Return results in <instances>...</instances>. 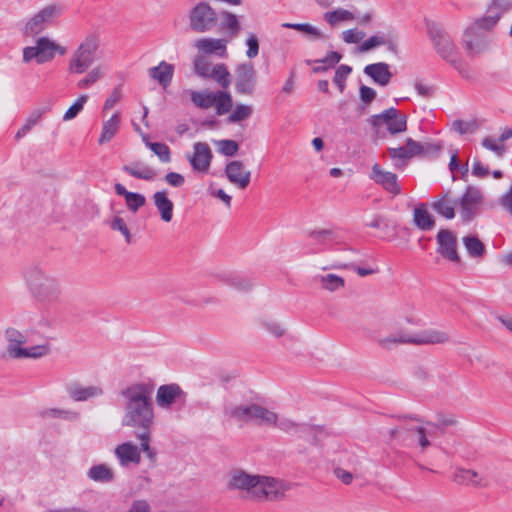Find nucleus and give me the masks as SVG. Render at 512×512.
<instances>
[{
  "label": "nucleus",
  "instance_id": "1",
  "mask_svg": "<svg viewBox=\"0 0 512 512\" xmlns=\"http://www.w3.org/2000/svg\"><path fill=\"white\" fill-rule=\"evenodd\" d=\"M122 396L123 415L121 424L123 427L142 430V433L137 435V439L141 442V448L146 457L154 461L156 452L150 444V431L155 425L151 388L148 384L136 383L123 390Z\"/></svg>",
  "mask_w": 512,
  "mask_h": 512
},
{
  "label": "nucleus",
  "instance_id": "2",
  "mask_svg": "<svg viewBox=\"0 0 512 512\" xmlns=\"http://www.w3.org/2000/svg\"><path fill=\"white\" fill-rule=\"evenodd\" d=\"M442 432L438 424L418 418L406 420L400 426L389 430L391 437L397 438L404 446L418 449L421 453L427 451Z\"/></svg>",
  "mask_w": 512,
  "mask_h": 512
},
{
  "label": "nucleus",
  "instance_id": "3",
  "mask_svg": "<svg viewBox=\"0 0 512 512\" xmlns=\"http://www.w3.org/2000/svg\"><path fill=\"white\" fill-rule=\"evenodd\" d=\"M6 340V352L11 359L16 360H38L47 357L52 352V344L46 337L40 342L34 341L32 331L10 327L4 333Z\"/></svg>",
  "mask_w": 512,
  "mask_h": 512
},
{
  "label": "nucleus",
  "instance_id": "4",
  "mask_svg": "<svg viewBox=\"0 0 512 512\" xmlns=\"http://www.w3.org/2000/svg\"><path fill=\"white\" fill-rule=\"evenodd\" d=\"M24 282L31 297L41 305H52L60 300V280L40 267H32L24 273Z\"/></svg>",
  "mask_w": 512,
  "mask_h": 512
},
{
  "label": "nucleus",
  "instance_id": "5",
  "mask_svg": "<svg viewBox=\"0 0 512 512\" xmlns=\"http://www.w3.org/2000/svg\"><path fill=\"white\" fill-rule=\"evenodd\" d=\"M447 331L437 328H426L414 332H398L378 339V343L385 349H392L398 345H446L450 343Z\"/></svg>",
  "mask_w": 512,
  "mask_h": 512
},
{
  "label": "nucleus",
  "instance_id": "6",
  "mask_svg": "<svg viewBox=\"0 0 512 512\" xmlns=\"http://www.w3.org/2000/svg\"><path fill=\"white\" fill-rule=\"evenodd\" d=\"M106 59V50L101 43V33L93 29L80 41L68 64H94Z\"/></svg>",
  "mask_w": 512,
  "mask_h": 512
},
{
  "label": "nucleus",
  "instance_id": "7",
  "mask_svg": "<svg viewBox=\"0 0 512 512\" xmlns=\"http://www.w3.org/2000/svg\"><path fill=\"white\" fill-rule=\"evenodd\" d=\"M188 26L192 32L206 33L217 29L219 17L215 8L207 1H199L192 6L188 13Z\"/></svg>",
  "mask_w": 512,
  "mask_h": 512
},
{
  "label": "nucleus",
  "instance_id": "8",
  "mask_svg": "<svg viewBox=\"0 0 512 512\" xmlns=\"http://www.w3.org/2000/svg\"><path fill=\"white\" fill-rule=\"evenodd\" d=\"M189 95L194 106L203 110L213 107L218 116L227 114L233 107L232 96L228 92L190 90Z\"/></svg>",
  "mask_w": 512,
  "mask_h": 512
},
{
  "label": "nucleus",
  "instance_id": "9",
  "mask_svg": "<svg viewBox=\"0 0 512 512\" xmlns=\"http://www.w3.org/2000/svg\"><path fill=\"white\" fill-rule=\"evenodd\" d=\"M67 47L62 46L47 36L39 37L35 46H28L23 49L22 58L24 62L36 60L38 64L51 62L56 55L64 56L67 54Z\"/></svg>",
  "mask_w": 512,
  "mask_h": 512
},
{
  "label": "nucleus",
  "instance_id": "10",
  "mask_svg": "<svg viewBox=\"0 0 512 512\" xmlns=\"http://www.w3.org/2000/svg\"><path fill=\"white\" fill-rule=\"evenodd\" d=\"M254 499L258 501H277L285 497L290 490V484L284 480L258 476Z\"/></svg>",
  "mask_w": 512,
  "mask_h": 512
},
{
  "label": "nucleus",
  "instance_id": "11",
  "mask_svg": "<svg viewBox=\"0 0 512 512\" xmlns=\"http://www.w3.org/2000/svg\"><path fill=\"white\" fill-rule=\"evenodd\" d=\"M61 7L56 4L45 6L39 12L34 14L25 24L23 33L27 36H36L40 34L47 24L60 15Z\"/></svg>",
  "mask_w": 512,
  "mask_h": 512
},
{
  "label": "nucleus",
  "instance_id": "12",
  "mask_svg": "<svg viewBox=\"0 0 512 512\" xmlns=\"http://www.w3.org/2000/svg\"><path fill=\"white\" fill-rule=\"evenodd\" d=\"M428 35L433 42L437 53L443 60L455 64L456 60L452 58L455 45L447 32L435 23L428 25Z\"/></svg>",
  "mask_w": 512,
  "mask_h": 512
},
{
  "label": "nucleus",
  "instance_id": "13",
  "mask_svg": "<svg viewBox=\"0 0 512 512\" xmlns=\"http://www.w3.org/2000/svg\"><path fill=\"white\" fill-rule=\"evenodd\" d=\"M482 203V191L476 187H468L457 203L462 219L465 221L472 220L478 213Z\"/></svg>",
  "mask_w": 512,
  "mask_h": 512
},
{
  "label": "nucleus",
  "instance_id": "14",
  "mask_svg": "<svg viewBox=\"0 0 512 512\" xmlns=\"http://www.w3.org/2000/svg\"><path fill=\"white\" fill-rule=\"evenodd\" d=\"M463 43L466 52L471 57L482 55L490 48V40L488 36L477 31L475 27H468L464 31Z\"/></svg>",
  "mask_w": 512,
  "mask_h": 512
},
{
  "label": "nucleus",
  "instance_id": "15",
  "mask_svg": "<svg viewBox=\"0 0 512 512\" xmlns=\"http://www.w3.org/2000/svg\"><path fill=\"white\" fill-rule=\"evenodd\" d=\"M259 475L249 474L244 470L235 469L230 472L227 487L230 490H239L254 499L256 485Z\"/></svg>",
  "mask_w": 512,
  "mask_h": 512
},
{
  "label": "nucleus",
  "instance_id": "16",
  "mask_svg": "<svg viewBox=\"0 0 512 512\" xmlns=\"http://www.w3.org/2000/svg\"><path fill=\"white\" fill-rule=\"evenodd\" d=\"M141 452V443L138 446L132 441L120 443L114 448V455L122 468L139 465L142 459Z\"/></svg>",
  "mask_w": 512,
  "mask_h": 512
},
{
  "label": "nucleus",
  "instance_id": "17",
  "mask_svg": "<svg viewBox=\"0 0 512 512\" xmlns=\"http://www.w3.org/2000/svg\"><path fill=\"white\" fill-rule=\"evenodd\" d=\"M212 157V151L207 143L196 142L193 145V153L188 157V161L193 171L206 174L210 169Z\"/></svg>",
  "mask_w": 512,
  "mask_h": 512
},
{
  "label": "nucleus",
  "instance_id": "18",
  "mask_svg": "<svg viewBox=\"0 0 512 512\" xmlns=\"http://www.w3.org/2000/svg\"><path fill=\"white\" fill-rule=\"evenodd\" d=\"M438 244L437 252L447 260L455 263L460 262L457 252V239L455 234L447 229L440 230L436 235Z\"/></svg>",
  "mask_w": 512,
  "mask_h": 512
},
{
  "label": "nucleus",
  "instance_id": "19",
  "mask_svg": "<svg viewBox=\"0 0 512 512\" xmlns=\"http://www.w3.org/2000/svg\"><path fill=\"white\" fill-rule=\"evenodd\" d=\"M373 125L385 124L390 133L395 134L406 130V116L396 109L390 108L373 117Z\"/></svg>",
  "mask_w": 512,
  "mask_h": 512
},
{
  "label": "nucleus",
  "instance_id": "20",
  "mask_svg": "<svg viewBox=\"0 0 512 512\" xmlns=\"http://www.w3.org/2000/svg\"><path fill=\"white\" fill-rule=\"evenodd\" d=\"M225 175L231 184L242 190L248 187L251 179V171L239 160L226 165Z\"/></svg>",
  "mask_w": 512,
  "mask_h": 512
},
{
  "label": "nucleus",
  "instance_id": "21",
  "mask_svg": "<svg viewBox=\"0 0 512 512\" xmlns=\"http://www.w3.org/2000/svg\"><path fill=\"white\" fill-rule=\"evenodd\" d=\"M68 396L76 402H85L101 397L104 390L100 385H82L78 382H71L66 385Z\"/></svg>",
  "mask_w": 512,
  "mask_h": 512
},
{
  "label": "nucleus",
  "instance_id": "22",
  "mask_svg": "<svg viewBox=\"0 0 512 512\" xmlns=\"http://www.w3.org/2000/svg\"><path fill=\"white\" fill-rule=\"evenodd\" d=\"M185 396L184 391L178 384L171 383L159 386L156 392L155 401L159 408L168 410L171 406Z\"/></svg>",
  "mask_w": 512,
  "mask_h": 512
},
{
  "label": "nucleus",
  "instance_id": "23",
  "mask_svg": "<svg viewBox=\"0 0 512 512\" xmlns=\"http://www.w3.org/2000/svg\"><path fill=\"white\" fill-rule=\"evenodd\" d=\"M327 268L323 267V273L315 276V281L319 288L330 294L341 293L346 288V280L339 274L326 272Z\"/></svg>",
  "mask_w": 512,
  "mask_h": 512
},
{
  "label": "nucleus",
  "instance_id": "24",
  "mask_svg": "<svg viewBox=\"0 0 512 512\" xmlns=\"http://www.w3.org/2000/svg\"><path fill=\"white\" fill-rule=\"evenodd\" d=\"M227 40L215 38H200L195 41V48L199 53L204 55H216L220 58L227 59Z\"/></svg>",
  "mask_w": 512,
  "mask_h": 512
},
{
  "label": "nucleus",
  "instance_id": "25",
  "mask_svg": "<svg viewBox=\"0 0 512 512\" xmlns=\"http://www.w3.org/2000/svg\"><path fill=\"white\" fill-rule=\"evenodd\" d=\"M195 73L226 88L231 82L230 74L225 66H195Z\"/></svg>",
  "mask_w": 512,
  "mask_h": 512
},
{
  "label": "nucleus",
  "instance_id": "26",
  "mask_svg": "<svg viewBox=\"0 0 512 512\" xmlns=\"http://www.w3.org/2000/svg\"><path fill=\"white\" fill-rule=\"evenodd\" d=\"M371 179L393 195L400 193L401 189L397 182L396 174L382 170L378 164H375L372 167Z\"/></svg>",
  "mask_w": 512,
  "mask_h": 512
},
{
  "label": "nucleus",
  "instance_id": "27",
  "mask_svg": "<svg viewBox=\"0 0 512 512\" xmlns=\"http://www.w3.org/2000/svg\"><path fill=\"white\" fill-rule=\"evenodd\" d=\"M254 402H230L225 406V415L230 419L251 422Z\"/></svg>",
  "mask_w": 512,
  "mask_h": 512
},
{
  "label": "nucleus",
  "instance_id": "28",
  "mask_svg": "<svg viewBox=\"0 0 512 512\" xmlns=\"http://www.w3.org/2000/svg\"><path fill=\"white\" fill-rule=\"evenodd\" d=\"M152 201L156 207L160 218L165 223H170L174 215V204L168 197V193L165 190L157 191L152 196Z\"/></svg>",
  "mask_w": 512,
  "mask_h": 512
},
{
  "label": "nucleus",
  "instance_id": "29",
  "mask_svg": "<svg viewBox=\"0 0 512 512\" xmlns=\"http://www.w3.org/2000/svg\"><path fill=\"white\" fill-rule=\"evenodd\" d=\"M120 125L121 114L119 112H115L109 119L103 121L98 144L104 145L109 143L119 132Z\"/></svg>",
  "mask_w": 512,
  "mask_h": 512
},
{
  "label": "nucleus",
  "instance_id": "30",
  "mask_svg": "<svg viewBox=\"0 0 512 512\" xmlns=\"http://www.w3.org/2000/svg\"><path fill=\"white\" fill-rule=\"evenodd\" d=\"M453 480L461 485H471L475 487H484L487 485V480L484 476L470 469H457L454 472Z\"/></svg>",
  "mask_w": 512,
  "mask_h": 512
},
{
  "label": "nucleus",
  "instance_id": "31",
  "mask_svg": "<svg viewBox=\"0 0 512 512\" xmlns=\"http://www.w3.org/2000/svg\"><path fill=\"white\" fill-rule=\"evenodd\" d=\"M425 151L424 146L412 139L407 140L406 146L398 148H389L388 152L392 159H410L414 156H418Z\"/></svg>",
  "mask_w": 512,
  "mask_h": 512
},
{
  "label": "nucleus",
  "instance_id": "32",
  "mask_svg": "<svg viewBox=\"0 0 512 512\" xmlns=\"http://www.w3.org/2000/svg\"><path fill=\"white\" fill-rule=\"evenodd\" d=\"M277 420V412L269 406L254 402L252 421L259 425L272 427Z\"/></svg>",
  "mask_w": 512,
  "mask_h": 512
},
{
  "label": "nucleus",
  "instance_id": "33",
  "mask_svg": "<svg viewBox=\"0 0 512 512\" xmlns=\"http://www.w3.org/2000/svg\"><path fill=\"white\" fill-rule=\"evenodd\" d=\"M87 477L98 483H110L115 480V471L108 464L101 463L91 466L87 471Z\"/></svg>",
  "mask_w": 512,
  "mask_h": 512
},
{
  "label": "nucleus",
  "instance_id": "34",
  "mask_svg": "<svg viewBox=\"0 0 512 512\" xmlns=\"http://www.w3.org/2000/svg\"><path fill=\"white\" fill-rule=\"evenodd\" d=\"M255 72L252 66H239L236 86L241 93H250L255 85Z\"/></svg>",
  "mask_w": 512,
  "mask_h": 512
},
{
  "label": "nucleus",
  "instance_id": "35",
  "mask_svg": "<svg viewBox=\"0 0 512 512\" xmlns=\"http://www.w3.org/2000/svg\"><path fill=\"white\" fill-rule=\"evenodd\" d=\"M413 220L415 225L421 230H431L435 226L433 215L424 204L417 205L414 208Z\"/></svg>",
  "mask_w": 512,
  "mask_h": 512
},
{
  "label": "nucleus",
  "instance_id": "36",
  "mask_svg": "<svg viewBox=\"0 0 512 512\" xmlns=\"http://www.w3.org/2000/svg\"><path fill=\"white\" fill-rule=\"evenodd\" d=\"M45 419H60L67 422H76L80 419V413L70 408H49L42 412Z\"/></svg>",
  "mask_w": 512,
  "mask_h": 512
},
{
  "label": "nucleus",
  "instance_id": "37",
  "mask_svg": "<svg viewBox=\"0 0 512 512\" xmlns=\"http://www.w3.org/2000/svg\"><path fill=\"white\" fill-rule=\"evenodd\" d=\"M123 170L130 176L142 180L151 181L156 177V171L152 167L140 162L126 165Z\"/></svg>",
  "mask_w": 512,
  "mask_h": 512
},
{
  "label": "nucleus",
  "instance_id": "38",
  "mask_svg": "<svg viewBox=\"0 0 512 512\" xmlns=\"http://www.w3.org/2000/svg\"><path fill=\"white\" fill-rule=\"evenodd\" d=\"M86 67L87 66H75V69L72 71L76 74H85V76L78 81L80 88L90 87L102 77V71L99 67H94L90 71H87Z\"/></svg>",
  "mask_w": 512,
  "mask_h": 512
},
{
  "label": "nucleus",
  "instance_id": "39",
  "mask_svg": "<svg viewBox=\"0 0 512 512\" xmlns=\"http://www.w3.org/2000/svg\"><path fill=\"white\" fill-rule=\"evenodd\" d=\"M456 203L445 194L432 203V208L440 215L447 219H452L455 216Z\"/></svg>",
  "mask_w": 512,
  "mask_h": 512
},
{
  "label": "nucleus",
  "instance_id": "40",
  "mask_svg": "<svg viewBox=\"0 0 512 512\" xmlns=\"http://www.w3.org/2000/svg\"><path fill=\"white\" fill-rule=\"evenodd\" d=\"M218 17L221 20L220 26L222 29L228 30L231 36L238 35L241 26L238 17L228 10H221L218 13Z\"/></svg>",
  "mask_w": 512,
  "mask_h": 512
},
{
  "label": "nucleus",
  "instance_id": "41",
  "mask_svg": "<svg viewBox=\"0 0 512 512\" xmlns=\"http://www.w3.org/2000/svg\"><path fill=\"white\" fill-rule=\"evenodd\" d=\"M173 66H153L149 69V76L166 88L173 77Z\"/></svg>",
  "mask_w": 512,
  "mask_h": 512
},
{
  "label": "nucleus",
  "instance_id": "42",
  "mask_svg": "<svg viewBox=\"0 0 512 512\" xmlns=\"http://www.w3.org/2000/svg\"><path fill=\"white\" fill-rule=\"evenodd\" d=\"M282 27L296 30L303 33L309 39H324L322 32L309 23H284Z\"/></svg>",
  "mask_w": 512,
  "mask_h": 512
},
{
  "label": "nucleus",
  "instance_id": "43",
  "mask_svg": "<svg viewBox=\"0 0 512 512\" xmlns=\"http://www.w3.org/2000/svg\"><path fill=\"white\" fill-rule=\"evenodd\" d=\"M481 125L482 121L477 118L455 120L452 123V129L460 135L473 134L481 127Z\"/></svg>",
  "mask_w": 512,
  "mask_h": 512
},
{
  "label": "nucleus",
  "instance_id": "44",
  "mask_svg": "<svg viewBox=\"0 0 512 512\" xmlns=\"http://www.w3.org/2000/svg\"><path fill=\"white\" fill-rule=\"evenodd\" d=\"M364 72L380 85H386L391 77L388 66H365Z\"/></svg>",
  "mask_w": 512,
  "mask_h": 512
},
{
  "label": "nucleus",
  "instance_id": "45",
  "mask_svg": "<svg viewBox=\"0 0 512 512\" xmlns=\"http://www.w3.org/2000/svg\"><path fill=\"white\" fill-rule=\"evenodd\" d=\"M356 18L357 15L353 11L346 10L343 8L328 11L324 14V20L331 26H334L335 24L342 21L354 20Z\"/></svg>",
  "mask_w": 512,
  "mask_h": 512
},
{
  "label": "nucleus",
  "instance_id": "46",
  "mask_svg": "<svg viewBox=\"0 0 512 512\" xmlns=\"http://www.w3.org/2000/svg\"><path fill=\"white\" fill-rule=\"evenodd\" d=\"M463 244L468 254L472 258H481L485 253V246L476 236H466L463 238Z\"/></svg>",
  "mask_w": 512,
  "mask_h": 512
},
{
  "label": "nucleus",
  "instance_id": "47",
  "mask_svg": "<svg viewBox=\"0 0 512 512\" xmlns=\"http://www.w3.org/2000/svg\"><path fill=\"white\" fill-rule=\"evenodd\" d=\"M481 146L493 152L496 157L501 158L506 153V145L501 143L496 137L494 136H485L481 140Z\"/></svg>",
  "mask_w": 512,
  "mask_h": 512
},
{
  "label": "nucleus",
  "instance_id": "48",
  "mask_svg": "<svg viewBox=\"0 0 512 512\" xmlns=\"http://www.w3.org/2000/svg\"><path fill=\"white\" fill-rule=\"evenodd\" d=\"M253 109L247 104H237L231 114L228 116L230 123H237L248 119L252 115Z\"/></svg>",
  "mask_w": 512,
  "mask_h": 512
},
{
  "label": "nucleus",
  "instance_id": "49",
  "mask_svg": "<svg viewBox=\"0 0 512 512\" xmlns=\"http://www.w3.org/2000/svg\"><path fill=\"white\" fill-rule=\"evenodd\" d=\"M144 141L161 162L169 163L171 161V152L166 144L159 142H148L145 139Z\"/></svg>",
  "mask_w": 512,
  "mask_h": 512
},
{
  "label": "nucleus",
  "instance_id": "50",
  "mask_svg": "<svg viewBox=\"0 0 512 512\" xmlns=\"http://www.w3.org/2000/svg\"><path fill=\"white\" fill-rule=\"evenodd\" d=\"M499 22V14L488 13V15L477 18L472 27L478 31L479 29L484 31L492 30Z\"/></svg>",
  "mask_w": 512,
  "mask_h": 512
},
{
  "label": "nucleus",
  "instance_id": "51",
  "mask_svg": "<svg viewBox=\"0 0 512 512\" xmlns=\"http://www.w3.org/2000/svg\"><path fill=\"white\" fill-rule=\"evenodd\" d=\"M512 10V0H491L487 6V13L499 14V20L502 15Z\"/></svg>",
  "mask_w": 512,
  "mask_h": 512
},
{
  "label": "nucleus",
  "instance_id": "52",
  "mask_svg": "<svg viewBox=\"0 0 512 512\" xmlns=\"http://www.w3.org/2000/svg\"><path fill=\"white\" fill-rule=\"evenodd\" d=\"M262 326L269 334H271L272 336H274L276 338H280V337L284 336L286 333L285 325L282 322L277 321V320H272V319L264 320L262 322Z\"/></svg>",
  "mask_w": 512,
  "mask_h": 512
},
{
  "label": "nucleus",
  "instance_id": "53",
  "mask_svg": "<svg viewBox=\"0 0 512 512\" xmlns=\"http://www.w3.org/2000/svg\"><path fill=\"white\" fill-rule=\"evenodd\" d=\"M110 228L114 231L120 232L125 238L127 243L131 241V233L126 224V221L120 216L115 215L110 221Z\"/></svg>",
  "mask_w": 512,
  "mask_h": 512
},
{
  "label": "nucleus",
  "instance_id": "54",
  "mask_svg": "<svg viewBox=\"0 0 512 512\" xmlns=\"http://www.w3.org/2000/svg\"><path fill=\"white\" fill-rule=\"evenodd\" d=\"M382 44H385V39L383 36L373 35L368 39L364 40L359 46L355 48V52L364 53L370 51Z\"/></svg>",
  "mask_w": 512,
  "mask_h": 512
},
{
  "label": "nucleus",
  "instance_id": "55",
  "mask_svg": "<svg viewBox=\"0 0 512 512\" xmlns=\"http://www.w3.org/2000/svg\"><path fill=\"white\" fill-rule=\"evenodd\" d=\"M87 100H88L87 95H81L64 113L63 120L70 121V120L74 119L79 114V112L83 109Z\"/></svg>",
  "mask_w": 512,
  "mask_h": 512
},
{
  "label": "nucleus",
  "instance_id": "56",
  "mask_svg": "<svg viewBox=\"0 0 512 512\" xmlns=\"http://www.w3.org/2000/svg\"><path fill=\"white\" fill-rule=\"evenodd\" d=\"M215 144L218 151L225 156H233L239 149V145L234 140H218Z\"/></svg>",
  "mask_w": 512,
  "mask_h": 512
},
{
  "label": "nucleus",
  "instance_id": "57",
  "mask_svg": "<svg viewBox=\"0 0 512 512\" xmlns=\"http://www.w3.org/2000/svg\"><path fill=\"white\" fill-rule=\"evenodd\" d=\"M125 202L127 208L131 212L136 213L145 204L146 199L142 194L131 192L125 198Z\"/></svg>",
  "mask_w": 512,
  "mask_h": 512
},
{
  "label": "nucleus",
  "instance_id": "58",
  "mask_svg": "<svg viewBox=\"0 0 512 512\" xmlns=\"http://www.w3.org/2000/svg\"><path fill=\"white\" fill-rule=\"evenodd\" d=\"M272 427L278 428L285 432H293L297 430L298 424L294 420L277 413V420L275 421V424L272 425Z\"/></svg>",
  "mask_w": 512,
  "mask_h": 512
},
{
  "label": "nucleus",
  "instance_id": "59",
  "mask_svg": "<svg viewBox=\"0 0 512 512\" xmlns=\"http://www.w3.org/2000/svg\"><path fill=\"white\" fill-rule=\"evenodd\" d=\"M52 327V320L46 316L41 315L34 319L32 323V327L28 329L29 331H32V334L34 335L35 332H45L51 329Z\"/></svg>",
  "mask_w": 512,
  "mask_h": 512
},
{
  "label": "nucleus",
  "instance_id": "60",
  "mask_svg": "<svg viewBox=\"0 0 512 512\" xmlns=\"http://www.w3.org/2000/svg\"><path fill=\"white\" fill-rule=\"evenodd\" d=\"M41 114L42 113L40 111H37V112L33 113V115L30 116L26 120L25 124L17 131V133L15 135V138L17 140H19L23 136H25L32 129V127L37 123V121L41 117Z\"/></svg>",
  "mask_w": 512,
  "mask_h": 512
},
{
  "label": "nucleus",
  "instance_id": "61",
  "mask_svg": "<svg viewBox=\"0 0 512 512\" xmlns=\"http://www.w3.org/2000/svg\"><path fill=\"white\" fill-rule=\"evenodd\" d=\"M364 37H365V33L356 28L349 29V30L342 32V38H343L344 42L349 43V44H358L363 40Z\"/></svg>",
  "mask_w": 512,
  "mask_h": 512
},
{
  "label": "nucleus",
  "instance_id": "62",
  "mask_svg": "<svg viewBox=\"0 0 512 512\" xmlns=\"http://www.w3.org/2000/svg\"><path fill=\"white\" fill-rule=\"evenodd\" d=\"M342 59V54L337 51H330L321 59L306 60V64H338Z\"/></svg>",
  "mask_w": 512,
  "mask_h": 512
},
{
  "label": "nucleus",
  "instance_id": "63",
  "mask_svg": "<svg viewBox=\"0 0 512 512\" xmlns=\"http://www.w3.org/2000/svg\"><path fill=\"white\" fill-rule=\"evenodd\" d=\"M246 45L248 47L246 51V55L249 59L255 58L259 53V40L257 36L253 33H250L247 40Z\"/></svg>",
  "mask_w": 512,
  "mask_h": 512
},
{
  "label": "nucleus",
  "instance_id": "64",
  "mask_svg": "<svg viewBox=\"0 0 512 512\" xmlns=\"http://www.w3.org/2000/svg\"><path fill=\"white\" fill-rule=\"evenodd\" d=\"M350 73V66H340L335 72L334 83L339 87L341 92L344 88V81Z\"/></svg>",
  "mask_w": 512,
  "mask_h": 512
}]
</instances>
